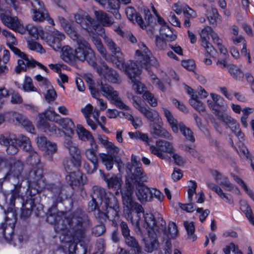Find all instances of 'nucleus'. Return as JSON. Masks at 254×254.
Here are the masks:
<instances>
[{
	"label": "nucleus",
	"instance_id": "obj_20",
	"mask_svg": "<svg viewBox=\"0 0 254 254\" xmlns=\"http://www.w3.org/2000/svg\"><path fill=\"white\" fill-rule=\"evenodd\" d=\"M151 133L153 135L159 136L170 140H173V137L171 134L167 129L162 127L161 120L159 122L151 124Z\"/></svg>",
	"mask_w": 254,
	"mask_h": 254
},
{
	"label": "nucleus",
	"instance_id": "obj_49",
	"mask_svg": "<svg viewBox=\"0 0 254 254\" xmlns=\"http://www.w3.org/2000/svg\"><path fill=\"white\" fill-rule=\"evenodd\" d=\"M213 31L211 27L209 26H206L201 30L200 33L201 45H204L206 43L209 42V35H211Z\"/></svg>",
	"mask_w": 254,
	"mask_h": 254
},
{
	"label": "nucleus",
	"instance_id": "obj_3",
	"mask_svg": "<svg viewBox=\"0 0 254 254\" xmlns=\"http://www.w3.org/2000/svg\"><path fill=\"white\" fill-rule=\"evenodd\" d=\"M114 58V62L117 68L123 70L130 79L133 89L136 91L137 93L143 94L145 91H146V88L141 82L136 78L141 74V70L136 63L129 61L126 63L122 54H121V56H117Z\"/></svg>",
	"mask_w": 254,
	"mask_h": 254
},
{
	"label": "nucleus",
	"instance_id": "obj_12",
	"mask_svg": "<svg viewBox=\"0 0 254 254\" xmlns=\"http://www.w3.org/2000/svg\"><path fill=\"white\" fill-rule=\"evenodd\" d=\"M2 34L6 38L7 44L14 54L21 59H25L26 58V55L13 46L17 42L16 39L14 35L6 30H3L2 31ZM26 61L28 64H31L29 63V62L27 60V59H26Z\"/></svg>",
	"mask_w": 254,
	"mask_h": 254
},
{
	"label": "nucleus",
	"instance_id": "obj_24",
	"mask_svg": "<svg viewBox=\"0 0 254 254\" xmlns=\"http://www.w3.org/2000/svg\"><path fill=\"white\" fill-rule=\"evenodd\" d=\"M24 166V163L19 159H10L9 162L8 174L18 177L23 170Z\"/></svg>",
	"mask_w": 254,
	"mask_h": 254
},
{
	"label": "nucleus",
	"instance_id": "obj_61",
	"mask_svg": "<svg viewBox=\"0 0 254 254\" xmlns=\"http://www.w3.org/2000/svg\"><path fill=\"white\" fill-rule=\"evenodd\" d=\"M14 189L11 190V196L10 197L11 205H14L15 198L19 196V194L21 188V184H17L14 185Z\"/></svg>",
	"mask_w": 254,
	"mask_h": 254
},
{
	"label": "nucleus",
	"instance_id": "obj_32",
	"mask_svg": "<svg viewBox=\"0 0 254 254\" xmlns=\"http://www.w3.org/2000/svg\"><path fill=\"white\" fill-rule=\"evenodd\" d=\"M138 199L141 202L148 200L151 196V193L150 189L144 185L138 184L137 187L136 192Z\"/></svg>",
	"mask_w": 254,
	"mask_h": 254
},
{
	"label": "nucleus",
	"instance_id": "obj_9",
	"mask_svg": "<svg viewBox=\"0 0 254 254\" xmlns=\"http://www.w3.org/2000/svg\"><path fill=\"white\" fill-rule=\"evenodd\" d=\"M139 49L137 50L135 52L137 57V60L139 62L140 66L148 70V65H153L151 62L154 61L151 59V53L143 43H139Z\"/></svg>",
	"mask_w": 254,
	"mask_h": 254
},
{
	"label": "nucleus",
	"instance_id": "obj_6",
	"mask_svg": "<svg viewBox=\"0 0 254 254\" xmlns=\"http://www.w3.org/2000/svg\"><path fill=\"white\" fill-rule=\"evenodd\" d=\"M68 160L65 158L63 161V164L66 172L69 173L65 179L67 183L73 188L74 187L79 188L86 184L87 179L84 177L83 174L79 171L71 172V166L68 164Z\"/></svg>",
	"mask_w": 254,
	"mask_h": 254
},
{
	"label": "nucleus",
	"instance_id": "obj_16",
	"mask_svg": "<svg viewBox=\"0 0 254 254\" xmlns=\"http://www.w3.org/2000/svg\"><path fill=\"white\" fill-rule=\"evenodd\" d=\"M29 182L31 185L37 187L38 189L45 188L46 184L43 179V171L42 169L37 168L33 169L29 173Z\"/></svg>",
	"mask_w": 254,
	"mask_h": 254
},
{
	"label": "nucleus",
	"instance_id": "obj_31",
	"mask_svg": "<svg viewBox=\"0 0 254 254\" xmlns=\"http://www.w3.org/2000/svg\"><path fill=\"white\" fill-rule=\"evenodd\" d=\"M131 179L134 181V183L140 184L146 182L148 180L147 175L144 172L141 166H138L135 168L132 174Z\"/></svg>",
	"mask_w": 254,
	"mask_h": 254
},
{
	"label": "nucleus",
	"instance_id": "obj_63",
	"mask_svg": "<svg viewBox=\"0 0 254 254\" xmlns=\"http://www.w3.org/2000/svg\"><path fill=\"white\" fill-rule=\"evenodd\" d=\"M106 149L107 152V153H106V155L114 156L115 157H118L117 155L120 151V148L116 146L114 143L112 142Z\"/></svg>",
	"mask_w": 254,
	"mask_h": 254
},
{
	"label": "nucleus",
	"instance_id": "obj_4",
	"mask_svg": "<svg viewBox=\"0 0 254 254\" xmlns=\"http://www.w3.org/2000/svg\"><path fill=\"white\" fill-rule=\"evenodd\" d=\"M71 39L76 42L77 45L75 49L74 56L76 60L82 62L87 61L89 64L95 68L97 65L96 57L90 44L78 34L76 35V38Z\"/></svg>",
	"mask_w": 254,
	"mask_h": 254
},
{
	"label": "nucleus",
	"instance_id": "obj_54",
	"mask_svg": "<svg viewBox=\"0 0 254 254\" xmlns=\"http://www.w3.org/2000/svg\"><path fill=\"white\" fill-rule=\"evenodd\" d=\"M143 98L147 101L149 105L155 107L157 106V100L154 95L149 91H145L142 96Z\"/></svg>",
	"mask_w": 254,
	"mask_h": 254
},
{
	"label": "nucleus",
	"instance_id": "obj_38",
	"mask_svg": "<svg viewBox=\"0 0 254 254\" xmlns=\"http://www.w3.org/2000/svg\"><path fill=\"white\" fill-rule=\"evenodd\" d=\"M77 132L79 138L82 140L89 141L90 143H92V140L95 141L91 133L81 125H77Z\"/></svg>",
	"mask_w": 254,
	"mask_h": 254
},
{
	"label": "nucleus",
	"instance_id": "obj_27",
	"mask_svg": "<svg viewBox=\"0 0 254 254\" xmlns=\"http://www.w3.org/2000/svg\"><path fill=\"white\" fill-rule=\"evenodd\" d=\"M101 32L98 34L102 36V34L104 35L103 36L104 42L106 44L108 49L110 52L114 55H117L121 53L120 48L113 41V40L106 35L105 34V29L102 27H100Z\"/></svg>",
	"mask_w": 254,
	"mask_h": 254
},
{
	"label": "nucleus",
	"instance_id": "obj_51",
	"mask_svg": "<svg viewBox=\"0 0 254 254\" xmlns=\"http://www.w3.org/2000/svg\"><path fill=\"white\" fill-rule=\"evenodd\" d=\"M29 155L27 159V163L32 166L38 165L40 160L38 153L32 150L29 152Z\"/></svg>",
	"mask_w": 254,
	"mask_h": 254
},
{
	"label": "nucleus",
	"instance_id": "obj_7",
	"mask_svg": "<svg viewBox=\"0 0 254 254\" xmlns=\"http://www.w3.org/2000/svg\"><path fill=\"white\" fill-rule=\"evenodd\" d=\"M132 99L133 106L143 115L151 123L150 124L155 122H159L161 120V118L157 111L149 108L142 106L137 97L133 96Z\"/></svg>",
	"mask_w": 254,
	"mask_h": 254
},
{
	"label": "nucleus",
	"instance_id": "obj_62",
	"mask_svg": "<svg viewBox=\"0 0 254 254\" xmlns=\"http://www.w3.org/2000/svg\"><path fill=\"white\" fill-rule=\"evenodd\" d=\"M181 149L194 158H198L199 157L198 152L193 148L185 145H182Z\"/></svg>",
	"mask_w": 254,
	"mask_h": 254
},
{
	"label": "nucleus",
	"instance_id": "obj_10",
	"mask_svg": "<svg viewBox=\"0 0 254 254\" xmlns=\"http://www.w3.org/2000/svg\"><path fill=\"white\" fill-rule=\"evenodd\" d=\"M5 223H2L1 228L3 230V237L7 240L12 239L13 229L16 221V215L14 212H8L6 213Z\"/></svg>",
	"mask_w": 254,
	"mask_h": 254
},
{
	"label": "nucleus",
	"instance_id": "obj_8",
	"mask_svg": "<svg viewBox=\"0 0 254 254\" xmlns=\"http://www.w3.org/2000/svg\"><path fill=\"white\" fill-rule=\"evenodd\" d=\"M149 149L151 153L163 159L165 158L164 152L171 154L174 151L172 144L162 139L156 141L155 145L150 146Z\"/></svg>",
	"mask_w": 254,
	"mask_h": 254
},
{
	"label": "nucleus",
	"instance_id": "obj_50",
	"mask_svg": "<svg viewBox=\"0 0 254 254\" xmlns=\"http://www.w3.org/2000/svg\"><path fill=\"white\" fill-rule=\"evenodd\" d=\"M43 127L44 131L47 133H50L51 135L60 133L61 132V129L58 128L53 124H49L45 122L43 123Z\"/></svg>",
	"mask_w": 254,
	"mask_h": 254
},
{
	"label": "nucleus",
	"instance_id": "obj_18",
	"mask_svg": "<svg viewBox=\"0 0 254 254\" xmlns=\"http://www.w3.org/2000/svg\"><path fill=\"white\" fill-rule=\"evenodd\" d=\"M100 75H103L105 78L113 83H117L119 81V76L117 72L112 68H109L106 64H103V67L96 65L94 68Z\"/></svg>",
	"mask_w": 254,
	"mask_h": 254
},
{
	"label": "nucleus",
	"instance_id": "obj_55",
	"mask_svg": "<svg viewBox=\"0 0 254 254\" xmlns=\"http://www.w3.org/2000/svg\"><path fill=\"white\" fill-rule=\"evenodd\" d=\"M42 115L48 120L56 123L59 120L56 119L57 117H60V115L57 113L54 110L48 109L46 110Z\"/></svg>",
	"mask_w": 254,
	"mask_h": 254
},
{
	"label": "nucleus",
	"instance_id": "obj_37",
	"mask_svg": "<svg viewBox=\"0 0 254 254\" xmlns=\"http://www.w3.org/2000/svg\"><path fill=\"white\" fill-rule=\"evenodd\" d=\"M58 19L61 26L70 37L71 38H76V35L77 33L72 26L67 22L65 19L62 16H59Z\"/></svg>",
	"mask_w": 254,
	"mask_h": 254
},
{
	"label": "nucleus",
	"instance_id": "obj_25",
	"mask_svg": "<svg viewBox=\"0 0 254 254\" xmlns=\"http://www.w3.org/2000/svg\"><path fill=\"white\" fill-rule=\"evenodd\" d=\"M92 41L102 57L107 61H111L113 57V56L108 54L100 39L93 33L92 35Z\"/></svg>",
	"mask_w": 254,
	"mask_h": 254
},
{
	"label": "nucleus",
	"instance_id": "obj_14",
	"mask_svg": "<svg viewBox=\"0 0 254 254\" xmlns=\"http://www.w3.org/2000/svg\"><path fill=\"white\" fill-rule=\"evenodd\" d=\"M159 233L156 231L153 232L148 230V237L144 240L145 250L146 252L150 253L158 249L159 243L157 235Z\"/></svg>",
	"mask_w": 254,
	"mask_h": 254
},
{
	"label": "nucleus",
	"instance_id": "obj_44",
	"mask_svg": "<svg viewBox=\"0 0 254 254\" xmlns=\"http://www.w3.org/2000/svg\"><path fill=\"white\" fill-rule=\"evenodd\" d=\"M228 72L236 80H241L244 76L241 69L234 64H230L227 66Z\"/></svg>",
	"mask_w": 254,
	"mask_h": 254
},
{
	"label": "nucleus",
	"instance_id": "obj_30",
	"mask_svg": "<svg viewBox=\"0 0 254 254\" xmlns=\"http://www.w3.org/2000/svg\"><path fill=\"white\" fill-rule=\"evenodd\" d=\"M32 17L34 21L42 22L46 20L50 24L55 25L54 20L50 17L45 9L42 10H32Z\"/></svg>",
	"mask_w": 254,
	"mask_h": 254
},
{
	"label": "nucleus",
	"instance_id": "obj_58",
	"mask_svg": "<svg viewBox=\"0 0 254 254\" xmlns=\"http://www.w3.org/2000/svg\"><path fill=\"white\" fill-rule=\"evenodd\" d=\"M212 12L213 15L208 17V18L210 23L214 26H216L217 21H221V17L219 14L216 8H212Z\"/></svg>",
	"mask_w": 254,
	"mask_h": 254
},
{
	"label": "nucleus",
	"instance_id": "obj_48",
	"mask_svg": "<svg viewBox=\"0 0 254 254\" xmlns=\"http://www.w3.org/2000/svg\"><path fill=\"white\" fill-rule=\"evenodd\" d=\"M179 129L187 140L192 142H194L195 138L190 128L187 127L183 123H181Z\"/></svg>",
	"mask_w": 254,
	"mask_h": 254
},
{
	"label": "nucleus",
	"instance_id": "obj_64",
	"mask_svg": "<svg viewBox=\"0 0 254 254\" xmlns=\"http://www.w3.org/2000/svg\"><path fill=\"white\" fill-rule=\"evenodd\" d=\"M229 127L233 132L240 139H243L244 134L241 132L240 129V125L236 122L233 125H231Z\"/></svg>",
	"mask_w": 254,
	"mask_h": 254
},
{
	"label": "nucleus",
	"instance_id": "obj_52",
	"mask_svg": "<svg viewBox=\"0 0 254 254\" xmlns=\"http://www.w3.org/2000/svg\"><path fill=\"white\" fill-rule=\"evenodd\" d=\"M241 209L245 213L250 222L254 226V215L249 206L247 203H245L244 205L241 206Z\"/></svg>",
	"mask_w": 254,
	"mask_h": 254
},
{
	"label": "nucleus",
	"instance_id": "obj_23",
	"mask_svg": "<svg viewBox=\"0 0 254 254\" xmlns=\"http://www.w3.org/2000/svg\"><path fill=\"white\" fill-rule=\"evenodd\" d=\"M74 19L77 23L79 24L80 26L84 29H85L91 35L92 33V27L94 26L93 22L94 19L91 18L89 16L87 15L85 17L79 14H74Z\"/></svg>",
	"mask_w": 254,
	"mask_h": 254
},
{
	"label": "nucleus",
	"instance_id": "obj_19",
	"mask_svg": "<svg viewBox=\"0 0 254 254\" xmlns=\"http://www.w3.org/2000/svg\"><path fill=\"white\" fill-rule=\"evenodd\" d=\"M36 142L38 147L48 154L55 153L57 150V144L48 141L45 136H38Z\"/></svg>",
	"mask_w": 254,
	"mask_h": 254
},
{
	"label": "nucleus",
	"instance_id": "obj_43",
	"mask_svg": "<svg viewBox=\"0 0 254 254\" xmlns=\"http://www.w3.org/2000/svg\"><path fill=\"white\" fill-rule=\"evenodd\" d=\"M128 134L131 139H140L144 142L146 144H149L150 140L146 133H143L139 131H136L135 132H129Z\"/></svg>",
	"mask_w": 254,
	"mask_h": 254
},
{
	"label": "nucleus",
	"instance_id": "obj_34",
	"mask_svg": "<svg viewBox=\"0 0 254 254\" xmlns=\"http://www.w3.org/2000/svg\"><path fill=\"white\" fill-rule=\"evenodd\" d=\"M102 178L106 182L110 188L120 190L122 186V180L121 178L114 176L110 178H107L106 175L102 173Z\"/></svg>",
	"mask_w": 254,
	"mask_h": 254
},
{
	"label": "nucleus",
	"instance_id": "obj_36",
	"mask_svg": "<svg viewBox=\"0 0 254 254\" xmlns=\"http://www.w3.org/2000/svg\"><path fill=\"white\" fill-rule=\"evenodd\" d=\"M62 49V57L64 61L67 63L71 62L72 60H76L75 55V50H73L69 46H64Z\"/></svg>",
	"mask_w": 254,
	"mask_h": 254
},
{
	"label": "nucleus",
	"instance_id": "obj_2",
	"mask_svg": "<svg viewBox=\"0 0 254 254\" xmlns=\"http://www.w3.org/2000/svg\"><path fill=\"white\" fill-rule=\"evenodd\" d=\"M122 196L123 204L124 208H126L129 212L131 210H134L137 213V219H131V222L134 226L135 232L138 235H141L142 232L139 226V221L140 220L141 213L144 214V221L147 225L146 229L151 232H157L161 233V231L164 230L166 223L163 218L158 217L157 221L155 220L153 215L151 213H144V209L142 206L134 202L132 198L133 192V187L132 184L128 180L126 182V187L121 190Z\"/></svg>",
	"mask_w": 254,
	"mask_h": 254
},
{
	"label": "nucleus",
	"instance_id": "obj_35",
	"mask_svg": "<svg viewBox=\"0 0 254 254\" xmlns=\"http://www.w3.org/2000/svg\"><path fill=\"white\" fill-rule=\"evenodd\" d=\"M109 12L112 13L116 19L121 18V15L119 12L120 8V0H107Z\"/></svg>",
	"mask_w": 254,
	"mask_h": 254
},
{
	"label": "nucleus",
	"instance_id": "obj_28",
	"mask_svg": "<svg viewBox=\"0 0 254 254\" xmlns=\"http://www.w3.org/2000/svg\"><path fill=\"white\" fill-rule=\"evenodd\" d=\"M56 123L63 128L65 134L69 136L73 134L75 126L70 119L63 118L59 119L58 121H56Z\"/></svg>",
	"mask_w": 254,
	"mask_h": 254
},
{
	"label": "nucleus",
	"instance_id": "obj_57",
	"mask_svg": "<svg viewBox=\"0 0 254 254\" xmlns=\"http://www.w3.org/2000/svg\"><path fill=\"white\" fill-rule=\"evenodd\" d=\"M125 241L126 244L129 247L133 248V250L140 247L138 241L133 236H131L130 235L127 237H124Z\"/></svg>",
	"mask_w": 254,
	"mask_h": 254
},
{
	"label": "nucleus",
	"instance_id": "obj_47",
	"mask_svg": "<svg viewBox=\"0 0 254 254\" xmlns=\"http://www.w3.org/2000/svg\"><path fill=\"white\" fill-rule=\"evenodd\" d=\"M184 226L188 233V238L191 241L196 239V236L194 234L195 228L193 222L186 221L184 222Z\"/></svg>",
	"mask_w": 254,
	"mask_h": 254
},
{
	"label": "nucleus",
	"instance_id": "obj_5",
	"mask_svg": "<svg viewBox=\"0 0 254 254\" xmlns=\"http://www.w3.org/2000/svg\"><path fill=\"white\" fill-rule=\"evenodd\" d=\"M99 89L102 95L114 104L117 108L126 110H129L130 108L126 105L119 96L118 92L110 85L104 84L101 80L97 81Z\"/></svg>",
	"mask_w": 254,
	"mask_h": 254
},
{
	"label": "nucleus",
	"instance_id": "obj_46",
	"mask_svg": "<svg viewBox=\"0 0 254 254\" xmlns=\"http://www.w3.org/2000/svg\"><path fill=\"white\" fill-rule=\"evenodd\" d=\"M160 30L161 34L164 36L168 41H173L177 38V36L173 34L172 29L168 25L161 27Z\"/></svg>",
	"mask_w": 254,
	"mask_h": 254
},
{
	"label": "nucleus",
	"instance_id": "obj_13",
	"mask_svg": "<svg viewBox=\"0 0 254 254\" xmlns=\"http://www.w3.org/2000/svg\"><path fill=\"white\" fill-rule=\"evenodd\" d=\"M0 19L4 25L14 31H18L23 27L17 17L6 15L4 12L0 13Z\"/></svg>",
	"mask_w": 254,
	"mask_h": 254
},
{
	"label": "nucleus",
	"instance_id": "obj_39",
	"mask_svg": "<svg viewBox=\"0 0 254 254\" xmlns=\"http://www.w3.org/2000/svg\"><path fill=\"white\" fill-rule=\"evenodd\" d=\"M100 158L103 165L106 167L107 170H111L115 162L117 157L114 156L106 155V153H101L100 154Z\"/></svg>",
	"mask_w": 254,
	"mask_h": 254
},
{
	"label": "nucleus",
	"instance_id": "obj_60",
	"mask_svg": "<svg viewBox=\"0 0 254 254\" xmlns=\"http://www.w3.org/2000/svg\"><path fill=\"white\" fill-rule=\"evenodd\" d=\"M27 44L29 49L31 50L36 51L41 53L45 52V50L42 46L36 42L28 40L27 41Z\"/></svg>",
	"mask_w": 254,
	"mask_h": 254
},
{
	"label": "nucleus",
	"instance_id": "obj_17",
	"mask_svg": "<svg viewBox=\"0 0 254 254\" xmlns=\"http://www.w3.org/2000/svg\"><path fill=\"white\" fill-rule=\"evenodd\" d=\"M0 142L1 144H3L7 147L6 152L8 154L13 155L18 152V148L17 147L18 142L17 141L16 138L1 135L0 136Z\"/></svg>",
	"mask_w": 254,
	"mask_h": 254
},
{
	"label": "nucleus",
	"instance_id": "obj_53",
	"mask_svg": "<svg viewBox=\"0 0 254 254\" xmlns=\"http://www.w3.org/2000/svg\"><path fill=\"white\" fill-rule=\"evenodd\" d=\"M26 29L29 34L34 38H37L39 36H41L43 34V31L39 29L37 27L32 24H28L26 26Z\"/></svg>",
	"mask_w": 254,
	"mask_h": 254
},
{
	"label": "nucleus",
	"instance_id": "obj_22",
	"mask_svg": "<svg viewBox=\"0 0 254 254\" xmlns=\"http://www.w3.org/2000/svg\"><path fill=\"white\" fill-rule=\"evenodd\" d=\"M65 35L64 33L58 31H53L51 36L48 40V44L55 51L61 49V42L64 40Z\"/></svg>",
	"mask_w": 254,
	"mask_h": 254
},
{
	"label": "nucleus",
	"instance_id": "obj_1",
	"mask_svg": "<svg viewBox=\"0 0 254 254\" xmlns=\"http://www.w3.org/2000/svg\"><path fill=\"white\" fill-rule=\"evenodd\" d=\"M47 221L54 225L57 232H69L73 235H81L90 227L88 216L80 209L78 208L72 213L59 211L56 207L49 210Z\"/></svg>",
	"mask_w": 254,
	"mask_h": 254
},
{
	"label": "nucleus",
	"instance_id": "obj_33",
	"mask_svg": "<svg viewBox=\"0 0 254 254\" xmlns=\"http://www.w3.org/2000/svg\"><path fill=\"white\" fill-rule=\"evenodd\" d=\"M95 14L97 20L104 26H110L113 23V19L104 11H96Z\"/></svg>",
	"mask_w": 254,
	"mask_h": 254
},
{
	"label": "nucleus",
	"instance_id": "obj_29",
	"mask_svg": "<svg viewBox=\"0 0 254 254\" xmlns=\"http://www.w3.org/2000/svg\"><path fill=\"white\" fill-rule=\"evenodd\" d=\"M90 148L85 150V154L86 158L94 165V169L98 167V160L97 157V145L95 141L92 140L90 143Z\"/></svg>",
	"mask_w": 254,
	"mask_h": 254
},
{
	"label": "nucleus",
	"instance_id": "obj_42",
	"mask_svg": "<svg viewBox=\"0 0 254 254\" xmlns=\"http://www.w3.org/2000/svg\"><path fill=\"white\" fill-rule=\"evenodd\" d=\"M103 203L106 208H120L118 199L112 193L108 194Z\"/></svg>",
	"mask_w": 254,
	"mask_h": 254
},
{
	"label": "nucleus",
	"instance_id": "obj_15",
	"mask_svg": "<svg viewBox=\"0 0 254 254\" xmlns=\"http://www.w3.org/2000/svg\"><path fill=\"white\" fill-rule=\"evenodd\" d=\"M25 59H27V60L29 62V63H31V64H28L26 59H22L21 60H18L17 62V65L15 67V71L17 73H20L22 71H25L26 70L27 67H32L35 66L36 65L39 66L46 72H48V69L45 65L40 63L37 62L33 59L30 60L28 58L27 56Z\"/></svg>",
	"mask_w": 254,
	"mask_h": 254
},
{
	"label": "nucleus",
	"instance_id": "obj_45",
	"mask_svg": "<svg viewBox=\"0 0 254 254\" xmlns=\"http://www.w3.org/2000/svg\"><path fill=\"white\" fill-rule=\"evenodd\" d=\"M161 232H163L165 234L167 235L169 239H174L177 237L178 233V230L177 226L175 223L170 222L168 225V230L167 231L165 227L164 230L163 231H161Z\"/></svg>",
	"mask_w": 254,
	"mask_h": 254
},
{
	"label": "nucleus",
	"instance_id": "obj_26",
	"mask_svg": "<svg viewBox=\"0 0 254 254\" xmlns=\"http://www.w3.org/2000/svg\"><path fill=\"white\" fill-rule=\"evenodd\" d=\"M164 115L167 122L169 125L172 130L174 133H178L180 125L182 122H179L174 117L172 113L167 109L163 108Z\"/></svg>",
	"mask_w": 254,
	"mask_h": 254
},
{
	"label": "nucleus",
	"instance_id": "obj_41",
	"mask_svg": "<svg viewBox=\"0 0 254 254\" xmlns=\"http://www.w3.org/2000/svg\"><path fill=\"white\" fill-rule=\"evenodd\" d=\"M108 194L104 189L101 187H95L93 189L92 198L104 202L106 196H108Z\"/></svg>",
	"mask_w": 254,
	"mask_h": 254
},
{
	"label": "nucleus",
	"instance_id": "obj_40",
	"mask_svg": "<svg viewBox=\"0 0 254 254\" xmlns=\"http://www.w3.org/2000/svg\"><path fill=\"white\" fill-rule=\"evenodd\" d=\"M16 139L18 145L21 147L23 150L27 152L32 150L31 141L28 137L21 134Z\"/></svg>",
	"mask_w": 254,
	"mask_h": 254
},
{
	"label": "nucleus",
	"instance_id": "obj_21",
	"mask_svg": "<svg viewBox=\"0 0 254 254\" xmlns=\"http://www.w3.org/2000/svg\"><path fill=\"white\" fill-rule=\"evenodd\" d=\"M212 175L216 183L219 184L226 191H231L234 189V185L230 183L226 176L222 175L217 170L212 173Z\"/></svg>",
	"mask_w": 254,
	"mask_h": 254
},
{
	"label": "nucleus",
	"instance_id": "obj_59",
	"mask_svg": "<svg viewBox=\"0 0 254 254\" xmlns=\"http://www.w3.org/2000/svg\"><path fill=\"white\" fill-rule=\"evenodd\" d=\"M189 102L190 105L199 113L205 112V106L199 100H190Z\"/></svg>",
	"mask_w": 254,
	"mask_h": 254
},
{
	"label": "nucleus",
	"instance_id": "obj_11",
	"mask_svg": "<svg viewBox=\"0 0 254 254\" xmlns=\"http://www.w3.org/2000/svg\"><path fill=\"white\" fill-rule=\"evenodd\" d=\"M64 144L65 146L69 151L71 157V161L70 162L68 161V164L71 162L75 167L78 168L80 167L81 164V156L79 149L77 148L76 144L73 143L70 139H66Z\"/></svg>",
	"mask_w": 254,
	"mask_h": 254
},
{
	"label": "nucleus",
	"instance_id": "obj_56",
	"mask_svg": "<svg viewBox=\"0 0 254 254\" xmlns=\"http://www.w3.org/2000/svg\"><path fill=\"white\" fill-rule=\"evenodd\" d=\"M23 89L25 92L36 91L37 89L32 84V80L30 77L26 76L23 84Z\"/></svg>",
	"mask_w": 254,
	"mask_h": 254
}]
</instances>
